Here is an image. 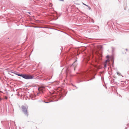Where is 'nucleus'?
<instances>
[{
    "label": "nucleus",
    "instance_id": "obj_12",
    "mask_svg": "<svg viewBox=\"0 0 129 129\" xmlns=\"http://www.w3.org/2000/svg\"><path fill=\"white\" fill-rule=\"evenodd\" d=\"M126 50H127V49H126Z\"/></svg>",
    "mask_w": 129,
    "mask_h": 129
},
{
    "label": "nucleus",
    "instance_id": "obj_2",
    "mask_svg": "<svg viewBox=\"0 0 129 129\" xmlns=\"http://www.w3.org/2000/svg\"><path fill=\"white\" fill-rule=\"evenodd\" d=\"M22 77L26 79H31L34 78L33 76L25 74H22Z\"/></svg>",
    "mask_w": 129,
    "mask_h": 129
},
{
    "label": "nucleus",
    "instance_id": "obj_7",
    "mask_svg": "<svg viewBox=\"0 0 129 129\" xmlns=\"http://www.w3.org/2000/svg\"><path fill=\"white\" fill-rule=\"evenodd\" d=\"M7 98H8L6 96L5 98V99H7Z\"/></svg>",
    "mask_w": 129,
    "mask_h": 129
},
{
    "label": "nucleus",
    "instance_id": "obj_3",
    "mask_svg": "<svg viewBox=\"0 0 129 129\" xmlns=\"http://www.w3.org/2000/svg\"><path fill=\"white\" fill-rule=\"evenodd\" d=\"M77 60H76L74 62V63L72 64V65L73 66H75L76 65V62H77Z\"/></svg>",
    "mask_w": 129,
    "mask_h": 129
},
{
    "label": "nucleus",
    "instance_id": "obj_8",
    "mask_svg": "<svg viewBox=\"0 0 129 129\" xmlns=\"http://www.w3.org/2000/svg\"><path fill=\"white\" fill-rule=\"evenodd\" d=\"M106 64H105L104 65V67H106Z\"/></svg>",
    "mask_w": 129,
    "mask_h": 129
},
{
    "label": "nucleus",
    "instance_id": "obj_10",
    "mask_svg": "<svg viewBox=\"0 0 129 129\" xmlns=\"http://www.w3.org/2000/svg\"><path fill=\"white\" fill-rule=\"evenodd\" d=\"M107 57H109V56H108V55H107Z\"/></svg>",
    "mask_w": 129,
    "mask_h": 129
},
{
    "label": "nucleus",
    "instance_id": "obj_4",
    "mask_svg": "<svg viewBox=\"0 0 129 129\" xmlns=\"http://www.w3.org/2000/svg\"><path fill=\"white\" fill-rule=\"evenodd\" d=\"M16 74V75H17L18 76H21V77H22V74H18L17 73Z\"/></svg>",
    "mask_w": 129,
    "mask_h": 129
},
{
    "label": "nucleus",
    "instance_id": "obj_1",
    "mask_svg": "<svg viewBox=\"0 0 129 129\" xmlns=\"http://www.w3.org/2000/svg\"><path fill=\"white\" fill-rule=\"evenodd\" d=\"M21 108L22 111L23 112L24 114L27 116L28 113V107L27 106H21Z\"/></svg>",
    "mask_w": 129,
    "mask_h": 129
},
{
    "label": "nucleus",
    "instance_id": "obj_11",
    "mask_svg": "<svg viewBox=\"0 0 129 129\" xmlns=\"http://www.w3.org/2000/svg\"><path fill=\"white\" fill-rule=\"evenodd\" d=\"M46 103H49V102H45Z\"/></svg>",
    "mask_w": 129,
    "mask_h": 129
},
{
    "label": "nucleus",
    "instance_id": "obj_6",
    "mask_svg": "<svg viewBox=\"0 0 129 129\" xmlns=\"http://www.w3.org/2000/svg\"><path fill=\"white\" fill-rule=\"evenodd\" d=\"M87 7H88V8H89V9H91V8L89 6H88Z\"/></svg>",
    "mask_w": 129,
    "mask_h": 129
},
{
    "label": "nucleus",
    "instance_id": "obj_5",
    "mask_svg": "<svg viewBox=\"0 0 129 129\" xmlns=\"http://www.w3.org/2000/svg\"><path fill=\"white\" fill-rule=\"evenodd\" d=\"M85 6H88V5H86L85 4L83 3H82Z\"/></svg>",
    "mask_w": 129,
    "mask_h": 129
},
{
    "label": "nucleus",
    "instance_id": "obj_9",
    "mask_svg": "<svg viewBox=\"0 0 129 129\" xmlns=\"http://www.w3.org/2000/svg\"><path fill=\"white\" fill-rule=\"evenodd\" d=\"M60 1H62V2H63L64 1V0H60Z\"/></svg>",
    "mask_w": 129,
    "mask_h": 129
}]
</instances>
